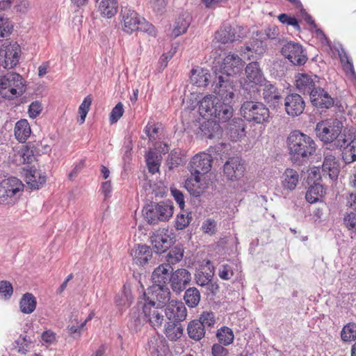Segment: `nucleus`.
I'll use <instances>...</instances> for the list:
<instances>
[{
  "label": "nucleus",
  "mask_w": 356,
  "mask_h": 356,
  "mask_svg": "<svg viewBox=\"0 0 356 356\" xmlns=\"http://www.w3.org/2000/svg\"><path fill=\"white\" fill-rule=\"evenodd\" d=\"M214 92L220 97L222 102L217 104L213 118L219 122H227L233 116L234 109L231 103L234 97V86L232 81L224 80L222 76H218L215 81Z\"/></svg>",
  "instance_id": "1"
},
{
  "label": "nucleus",
  "mask_w": 356,
  "mask_h": 356,
  "mask_svg": "<svg viewBox=\"0 0 356 356\" xmlns=\"http://www.w3.org/2000/svg\"><path fill=\"white\" fill-rule=\"evenodd\" d=\"M286 144L291 160L298 164L307 161L315 153L316 149L314 140L298 130L289 134Z\"/></svg>",
  "instance_id": "2"
},
{
  "label": "nucleus",
  "mask_w": 356,
  "mask_h": 356,
  "mask_svg": "<svg viewBox=\"0 0 356 356\" xmlns=\"http://www.w3.org/2000/svg\"><path fill=\"white\" fill-rule=\"evenodd\" d=\"M120 15L123 24L122 29L124 32L130 34L134 31H140L153 37L156 35L155 27L134 10L127 7L122 8Z\"/></svg>",
  "instance_id": "3"
},
{
  "label": "nucleus",
  "mask_w": 356,
  "mask_h": 356,
  "mask_svg": "<svg viewBox=\"0 0 356 356\" xmlns=\"http://www.w3.org/2000/svg\"><path fill=\"white\" fill-rule=\"evenodd\" d=\"M25 91L22 76L15 72L0 76V94L3 98L13 99L21 96Z\"/></svg>",
  "instance_id": "4"
},
{
  "label": "nucleus",
  "mask_w": 356,
  "mask_h": 356,
  "mask_svg": "<svg viewBox=\"0 0 356 356\" xmlns=\"http://www.w3.org/2000/svg\"><path fill=\"white\" fill-rule=\"evenodd\" d=\"M24 185L17 177H11L0 183V204L4 205L15 204L24 191Z\"/></svg>",
  "instance_id": "5"
},
{
  "label": "nucleus",
  "mask_w": 356,
  "mask_h": 356,
  "mask_svg": "<svg viewBox=\"0 0 356 356\" xmlns=\"http://www.w3.org/2000/svg\"><path fill=\"white\" fill-rule=\"evenodd\" d=\"M343 123L338 119H327L318 122L315 132L318 138L325 143H332L338 140L343 134Z\"/></svg>",
  "instance_id": "6"
},
{
  "label": "nucleus",
  "mask_w": 356,
  "mask_h": 356,
  "mask_svg": "<svg viewBox=\"0 0 356 356\" xmlns=\"http://www.w3.org/2000/svg\"><path fill=\"white\" fill-rule=\"evenodd\" d=\"M241 112L247 121L257 124L266 122L270 118L268 108L259 102H245L241 106Z\"/></svg>",
  "instance_id": "7"
},
{
  "label": "nucleus",
  "mask_w": 356,
  "mask_h": 356,
  "mask_svg": "<svg viewBox=\"0 0 356 356\" xmlns=\"http://www.w3.org/2000/svg\"><path fill=\"white\" fill-rule=\"evenodd\" d=\"M337 148L344 149L343 159L346 163L356 161V135L353 129H346L334 145Z\"/></svg>",
  "instance_id": "8"
},
{
  "label": "nucleus",
  "mask_w": 356,
  "mask_h": 356,
  "mask_svg": "<svg viewBox=\"0 0 356 356\" xmlns=\"http://www.w3.org/2000/svg\"><path fill=\"white\" fill-rule=\"evenodd\" d=\"M174 207L165 202L147 205L144 209V216L148 223L156 224L159 221H167L173 214Z\"/></svg>",
  "instance_id": "9"
},
{
  "label": "nucleus",
  "mask_w": 356,
  "mask_h": 356,
  "mask_svg": "<svg viewBox=\"0 0 356 356\" xmlns=\"http://www.w3.org/2000/svg\"><path fill=\"white\" fill-rule=\"evenodd\" d=\"M140 305H141L142 314L146 319V322L154 328L161 327L165 320L163 307H156L154 300H149L145 302L138 300V306Z\"/></svg>",
  "instance_id": "10"
},
{
  "label": "nucleus",
  "mask_w": 356,
  "mask_h": 356,
  "mask_svg": "<svg viewBox=\"0 0 356 356\" xmlns=\"http://www.w3.org/2000/svg\"><path fill=\"white\" fill-rule=\"evenodd\" d=\"M280 185L277 191L286 197L294 191L300 182L299 172L295 169L288 168L285 169L280 177Z\"/></svg>",
  "instance_id": "11"
},
{
  "label": "nucleus",
  "mask_w": 356,
  "mask_h": 356,
  "mask_svg": "<svg viewBox=\"0 0 356 356\" xmlns=\"http://www.w3.org/2000/svg\"><path fill=\"white\" fill-rule=\"evenodd\" d=\"M174 234L168 229H160L150 236V243L156 253L165 252L174 243Z\"/></svg>",
  "instance_id": "12"
},
{
  "label": "nucleus",
  "mask_w": 356,
  "mask_h": 356,
  "mask_svg": "<svg viewBox=\"0 0 356 356\" xmlns=\"http://www.w3.org/2000/svg\"><path fill=\"white\" fill-rule=\"evenodd\" d=\"M281 52L294 65H302L307 60L305 49L301 44L297 42H286L283 45Z\"/></svg>",
  "instance_id": "13"
},
{
  "label": "nucleus",
  "mask_w": 356,
  "mask_h": 356,
  "mask_svg": "<svg viewBox=\"0 0 356 356\" xmlns=\"http://www.w3.org/2000/svg\"><path fill=\"white\" fill-rule=\"evenodd\" d=\"M296 87L300 92L307 94L309 97L320 87V78L312 74L298 73L296 76Z\"/></svg>",
  "instance_id": "14"
},
{
  "label": "nucleus",
  "mask_w": 356,
  "mask_h": 356,
  "mask_svg": "<svg viewBox=\"0 0 356 356\" xmlns=\"http://www.w3.org/2000/svg\"><path fill=\"white\" fill-rule=\"evenodd\" d=\"M212 156L207 153L201 152L195 155L188 164L191 175H204L211 168Z\"/></svg>",
  "instance_id": "15"
},
{
  "label": "nucleus",
  "mask_w": 356,
  "mask_h": 356,
  "mask_svg": "<svg viewBox=\"0 0 356 356\" xmlns=\"http://www.w3.org/2000/svg\"><path fill=\"white\" fill-rule=\"evenodd\" d=\"M243 66V62L237 54H229L223 58L220 65V71L226 76H220L224 80L228 79L231 81L229 77L239 73Z\"/></svg>",
  "instance_id": "16"
},
{
  "label": "nucleus",
  "mask_w": 356,
  "mask_h": 356,
  "mask_svg": "<svg viewBox=\"0 0 356 356\" xmlns=\"http://www.w3.org/2000/svg\"><path fill=\"white\" fill-rule=\"evenodd\" d=\"M245 166L241 159L238 157L229 158L224 164L223 172L228 180H236L244 175Z\"/></svg>",
  "instance_id": "17"
},
{
  "label": "nucleus",
  "mask_w": 356,
  "mask_h": 356,
  "mask_svg": "<svg viewBox=\"0 0 356 356\" xmlns=\"http://www.w3.org/2000/svg\"><path fill=\"white\" fill-rule=\"evenodd\" d=\"M170 299V292L166 285H154L152 289V297L147 296L146 293L139 298L138 300H143L144 302L149 300H154L156 302V307H163V305L169 302Z\"/></svg>",
  "instance_id": "18"
},
{
  "label": "nucleus",
  "mask_w": 356,
  "mask_h": 356,
  "mask_svg": "<svg viewBox=\"0 0 356 356\" xmlns=\"http://www.w3.org/2000/svg\"><path fill=\"white\" fill-rule=\"evenodd\" d=\"M284 107L289 115L297 117L303 113L305 108V102L300 95L291 93L285 97Z\"/></svg>",
  "instance_id": "19"
},
{
  "label": "nucleus",
  "mask_w": 356,
  "mask_h": 356,
  "mask_svg": "<svg viewBox=\"0 0 356 356\" xmlns=\"http://www.w3.org/2000/svg\"><path fill=\"white\" fill-rule=\"evenodd\" d=\"M164 313L169 322L181 323L187 316V309L181 301H171L164 309Z\"/></svg>",
  "instance_id": "20"
},
{
  "label": "nucleus",
  "mask_w": 356,
  "mask_h": 356,
  "mask_svg": "<svg viewBox=\"0 0 356 356\" xmlns=\"http://www.w3.org/2000/svg\"><path fill=\"white\" fill-rule=\"evenodd\" d=\"M246 79L244 87L245 90L248 86L261 85L264 81L263 73L257 62H251L245 67Z\"/></svg>",
  "instance_id": "21"
},
{
  "label": "nucleus",
  "mask_w": 356,
  "mask_h": 356,
  "mask_svg": "<svg viewBox=\"0 0 356 356\" xmlns=\"http://www.w3.org/2000/svg\"><path fill=\"white\" fill-rule=\"evenodd\" d=\"M191 280V273L186 269L180 268L175 270L170 276V282L172 289L177 293L183 291Z\"/></svg>",
  "instance_id": "22"
},
{
  "label": "nucleus",
  "mask_w": 356,
  "mask_h": 356,
  "mask_svg": "<svg viewBox=\"0 0 356 356\" xmlns=\"http://www.w3.org/2000/svg\"><path fill=\"white\" fill-rule=\"evenodd\" d=\"M245 127L244 120L241 118H234L228 122L226 134L231 140L238 141L245 136Z\"/></svg>",
  "instance_id": "23"
},
{
  "label": "nucleus",
  "mask_w": 356,
  "mask_h": 356,
  "mask_svg": "<svg viewBox=\"0 0 356 356\" xmlns=\"http://www.w3.org/2000/svg\"><path fill=\"white\" fill-rule=\"evenodd\" d=\"M131 255L134 263L138 266H144L145 265L154 264V262L152 261V251L146 245H138L137 247L131 249Z\"/></svg>",
  "instance_id": "24"
},
{
  "label": "nucleus",
  "mask_w": 356,
  "mask_h": 356,
  "mask_svg": "<svg viewBox=\"0 0 356 356\" xmlns=\"http://www.w3.org/2000/svg\"><path fill=\"white\" fill-rule=\"evenodd\" d=\"M312 104L318 108H330L334 105V99L321 86L309 97Z\"/></svg>",
  "instance_id": "25"
},
{
  "label": "nucleus",
  "mask_w": 356,
  "mask_h": 356,
  "mask_svg": "<svg viewBox=\"0 0 356 356\" xmlns=\"http://www.w3.org/2000/svg\"><path fill=\"white\" fill-rule=\"evenodd\" d=\"M147 349L153 356H165L169 350L166 340L160 335L152 336L148 339Z\"/></svg>",
  "instance_id": "26"
},
{
  "label": "nucleus",
  "mask_w": 356,
  "mask_h": 356,
  "mask_svg": "<svg viewBox=\"0 0 356 356\" xmlns=\"http://www.w3.org/2000/svg\"><path fill=\"white\" fill-rule=\"evenodd\" d=\"M237 29L238 28H233L229 24H224L216 32L213 42L222 44L233 42L241 37L240 35L238 34Z\"/></svg>",
  "instance_id": "27"
},
{
  "label": "nucleus",
  "mask_w": 356,
  "mask_h": 356,
  "mask_svg": "<svg viewBox=\"0 0 356 356\" xmlns=\"http://www.w3.org/2000/svg\"><path fill=\"white\" fill-rule=\"evenodd\" d=\"M4 51V61L1 65L6 69H11L17 65L20 53L19 46L15 43L6 47L4 51H0V55Z\"/></svg>",
  "instance_id": "28"
},
{
  "label": "nucleus",
  "mask_w": 356,
  "mask_h": 356,
  "mask_svg": "<svg viewBox=\"0 0 356 356\" xmlns=\"http://www.w3.org/2000/svg\"><path fill=\"white\" fill-rule=\"evenodd\" d=\"M220 100L214 95L205 96L199 103V112L203 117L213 118L217 104Z\"/></svg>",
  "instance_id": "29"
},
{
  "label": "nucleus",
  "mask_w": 356,
  "mask_h": 356,
  "mask_svg": "<svg viewBox=\"0 0 356 356\" xmlns=\"http://www.w3.org/2000/svg\"><path fill=\"white\" fill-rule=\"evenodd\" d=\"M324 161L322 165L323 171L327 173L330 178L332 180L338 177L339 172L338 163L336 157L330 151L324 153Z\"/></svg>",
  "instance_id": "30"
},
{
  "label": "nucleus",
  "mask_w": 356,
  "mask_h": 356,
  "mask_svg": "<svg viewBox=\"0 0 356 356\" xmlns=\"http://www.w3.org/2000/svg\"><path fill=\"white\" fill-rule=\"evenodd\" d=\"M26 183L31 189H39L46 182V175L40 170L31 168L26 173Z\"/></svg>",
  "instance_id": "31"
},
{
  "label": "nucleus",
  "mask_w": 356,
  "mask_h": 356,
  "mask_svg": "<svg viewBox=\"0 0 356 356\" xmlns=\"http://www.w3.org/2000/svg\"><path fill=\"white\" fill-rule=\"evenodd\" d=\"M185 182V188L195 197L200 196L207 188V184L201 181L200 175H191Z\"/></svg>",
  "instance_id": "32"
},
{
  "label": "nucleus",
  "mask_w": 356,
  "mask_h": 356,
  "mask_svg": "<svg viewBox=\"0 0 356 356\" xmlns=\"http://www.w3.org/2000/svg\"><path fill=\"white\" fill-rule=\"evenodd\" d=\"M263 97L268 104L274 107L278 106L282 99L277 88L270 82H266L264 85Z\"/></svg>",
  "instance_id": "33"
},
{
  "label": "nucleus",
  "mask_w": 356,
  "mask_h": 356,
  "mask_svg": "<svg viewBox=\"0 0 356 356\" xmlns=\"http://www.w3.org/2000/svg\"><path fill=\"white\" fill-rule=\"evenodd\" d=\"M144 322H146V319L143 318V314H142L141 305L138 306V303L137 306L133 307L130 312L128 327L131 330L138 332L141 328Z\"/></svg>",
  "instance_id": "34"
},
{
  "label": "nucleus",
  "mask_w": 356,
  "mask_h": 356,
  "mask_svg": "<svg viewBox=\"0 0 356 356\" xmlns=\"http://www.w3.org/2000/svg\"><path fill=\"white\" fill-rule=\"evenodd\" d=\"M170 266L167 264H163L159 266L152 273V280L155 285L161 286L165 285L168 280H170L169 270Z\"/></svg>",
  "instance_id": "35"
},
{
  "label": "nucleus",
  "mask_w": 356,
  "mask_h": 356,
  "mask_svg": "<svg viewBox=\"0 0 356 356\" xmlns=\"http://www.w3.org/2000/svg\"><path fill=\"white\" fill-rule=\"evenodd\" d=\"M210 79L209 70L204 68L193 69L191 71V81L198 87L208 85Z\"/></svg>",
  "instance_id": "36"
},
{
  "label": "nucleus",
  "mask_w": 356,
  "mask_h": 356,
  "mask_svg": "<svg viewBox=\"0 0 356 356\" xmlns=\"http://www.w3.org/2000/svg\"><path fill=\"white\" fill-rule=\"evenodd\" d=\"M184 327L181 323L168 322L165 325L164 333L170 341H177L182 337Z\"/></svg>",
  "instance_id": "37"
},
{
  "label": "nucleus",
  "mask_w": 356,
  "mask_h": 356,
  "mask_svg": "<svg viewBox=\"0 0 356 356\" xmlns=\"http://www.w3.org/2000/svg\"><path fill=\"white\" fill-rule=\"evenodd\" d=\"M31 133V127L27 120L22 119L15 124V136L19 143H25Z\"/></svg>",
  "instance_id": "38"
},
{
  "label": "nucleus",
  "mask_w": 356,
  "mask_h": 356,
  "mask_svg": "<svg viewBox=\"0 0 356 356\" xmlns=\"http://www.w3.org/2000/svg\"><path fill=\"white\" fill-rule=\"evenodd\" d=\"M206 329L202 323L198 320H193L191 321L187 327V332L188 337L196 341L201 340L204 337L206 334Z\"/></svg>",
  "instance_id": "39"
},
{
  "label": "nucleus",
  "mask_w": 356,
  "mask_h": 356,
  "mask_svg": "<svg viewBox=\"0 0 356 356\" xmlns=\"http://www.w3.org/2000/svg\"><path fill=\"white\" fill-rule=\"evenodd\" d=\"M118 3L117 0H101L98 6V11L101 15L111 18L118 12Z\"/></svg>",
  "instance_id": "40"
},
{
  "label": "nucleus",
  "mask_w": 356,
  "mask_h": 356,
  "mask_svg": "<svg viewBox=\"0 0 356 356\" xmlns=\"http://www.w3.org/2000/svg\"><path fill=\"white\" fill-rule=\"evenodd\" d=\"M191 22V16L188 13H184L180 15L176 19L175 27L172 31V34L175 37H178L180 35L186 32Z\"/></svg>",
  "instance_id": "41"
},
{
  "label": "nucleus",
  "mask_w": 356,
  "mask_h": 356,
  "mask_svg": "<svg viewBox=\"0 0 356 356\" xmlns=\"http://www.w3.org/2000/svg\"><path fill=\"white\" fill-rule=\"evenodd\" d=\"M325 193L324 188L320 183L314 182L311 185L305 195L306 200L310 204L318 202Z\"/></svg>",
  "instance_id": "42"
},
{
  "label": "nucleus",
  "mask_w": 356,
  "mask_h": 356,
  "mask_svg": "<svg viewBox=\"0 0 356 356\" xmlns=\"http://www.w3.org/2000/svg\"><path fill=\"white\" fill-rule=\"evenodd\" d=\"M213 275V273L211 272L205 273L199 270L195 274L196 283L202 286H207L212 293H214L215 290H218V286L211 282Z\"/></svg>",
  "instance_id": "43"
},
{
  "label": "nucleus",
  "mask_w": 356,
  "mask_h": 356,
  "mask_svg": "<svg viewBox=\"0 0 356 356\" xmlns=\"http://www.w3.org/2000/svg\"><path fill=\"white\" fill-rule=\"evenodd\" d=\"M200 129L202 135L208 138H213L220 133V127L213 120H207L201 124Z\"/></svg>",
  "instance_id": "44"
},
{
  "label": "nucleus",
  "mask_w": 356,
  "mask_h": 356,
  "mask_svg": "<svg viewBox=\"0 0 356 356\" xmlns=\"http://www.w3.org/2000/svg\"><path fill=\"white\" fill-rule=\"evenodd\" d=\"M36 299L32 293H25L20 300V310L24 314H31L36 307Z\"/></svg>",
  "instance_id": "45"
},
{
  "label": "nucleus",
  "mask_w": 356,
  "mask_h": 356,
  "mask_svg": "<svg viewBox=\"0 0 356 356\" xmlns=\"http://www.w3.org/2000/svg\"><path fill=\"white\" fill-rule=\"evenodd\" d=\"M201 299L200 292L195 287H190L186 290L184 296V300L188 307L194 308L197 307Z\"/></svg>",
  "instance_id": "46"
},
{
  "label": "nucleus",
  "mask_w": 356,
  "mask_h": 356,
  "mask_svg": "<svg viewBox=\"0 0 356 356\" xmlns=\"http://www.w3.org/2000/svg\"><path fill=\"white\" fill-rule=\"evenodd\" d=\"M338 54L343 69L346 74L350 76L355 77V72L354 70L353 64L352 63L351 58L349 57L346 50L341 47L338 50Z\"/></svg>",
  "instance_id": "47"
},
{
  "label": "nucleus",
  "mask_w": 356,
  "mask_h": 356,
  "mask_svg": "<svg viewBox=\"0 0 356 356\" xmlns=\"http://www.w3.org/2000/svg\"><path fill=\"white\" fill-rule=\"evenodd\" d=\"M216 337L220 343L224 346H228L233 342L234 336L232 329L224 326L218 330Z\"/></svg>",
  "instance_id": "48"
},
{
  "label": "nucleus",
  "mask_w": 356,
  "mask_h": 356,
  "mask_svg": "<svg viewBox=\"0 0 356 356\" xmlns=\"http://www.w3.org/2000/svg\"><path fill=\"white\" fill-rule=\"evenodd\" d=\"M133 297L130 289L124 286L123 291L115 298V302L119 307H127L132 302Z\"/></svg>",
  "instance_id": "49"
},
{
  "label": "nucleus",
  "mask_w": 356,
  "mask_h": 356,
  "mask_svg": "<svg viewBox=\"0 0 356 356\" xmlns=\"http://www.w3.org/2000/svg\"><path fill=\"white\" fill-rule=\"evenodd\" d=\"M184 256V250L181 247L175 246L170 250L165 256L167 265H175L179 262Z\"/></svg>",
  "instance_id": "50"
},
{
  "label": "nucleus",
  "mask_w": 356,
  "mask_h": 356,
  "mask_svg": "<svg viewBox=\"0 0 356 356\" xmlns=\"http://www.w3.org/2000/svg\"><path fill=\"white\" fill-rule=\"evenodd\" d=\"M146 162L148 170L152 174L159 171L160 162L156 152L149 151L146 154Z\"/></svg>",
  "instance_id": "51"
},
{
  "label": "nucleus",
  "mask_w": 356,
  "mask_h": 356,
  "mask_svg": "<svg viewBox=\"0 0 356 356\" xmlns=\"http://www.w3.org/2000/svg\"><path fill=\"white\" fill-rule=\"evenodd\" d=\"M341 338L345 342H350L356 339V324L348 323L343 326L341 332Z\"/></svg>",
  "instance_id": "52"
},
{
  "label": "nucleus",
  "mask_w": 356,
  "mask_h": 356,
  "mask_svg": "<svg viewBox=\"0 0 356 356\" xmlns=\"http://www.w3.org/2000/svg\"><path fill=\"white\" fill-rule=\"evenodd\" d=\"M92 97L91 95H88L86 97L79 107V118L78 119V122L79 124H83L85 120L86 115L90 110V106L92 104Z\"/></svg>",
  "instance_id": "53"
},
{
  "label": "nucleus",
  "mask_w": 356,
  "mask_h": 356,
  "mask_svg": "<svg viewBox=\"0 0 356 356\" xmlns=\"http://www.w3.org/2000/svg\"><path fill=\"white\" fill-rule=\"evenodd\" d=\"M197 320L202 323L206 330L213 327L216 323L215 314L212 312H203Z\"/></svg>",
  "instance_id": "54"
},
{
  "label": "nucleus",
  "mask_w": 356,
  "mask_h": 356,
  "mask_svg": "<svg viewBox=\"0 0 356 356\" xmlns=\"http://www.w3.org/2000/svg\"><path fill=\"white\" fill-rule=\"evenodd\" d=\"M13 24L7 18L0 17V37L8 35L13 30Z\"/></svg>",
  "instance_id": "55"
},
{
  "label": "nucleus",
  "mask_w": 356,
  "mask_h": 356,
  "mask_svg": "<svg viewBox=\"0 0 356 356\" xmlns=\"http://www.w3.org/2000/svg\"><path fill=\"white\" fill-rule=\"evenodd\" d=\"M191 220V216L189 213H181L177 215L176 218L175 227L177 229L181 230L186 228Z\"/></svg>",
  "instance_id": "56"
},
{
  "label": "nucleus",
  "mask_w": 356,
  "mask_h": 356,
  "mask_svg": "<svg viewBox=\"0 0 356 356\" xmlns=\"http://www.w3.org/2000/svg\"><path fill=\"white\" fill-rule=\"evenodd\" d=\"M124 113L123 105L121 102H119L116 104V106L112 109L109 120L111 124H114L118 121V120L122 116Z\"/></svg>",
  "instance_id": "57"
},
{
  "label": "nucleus",
  "mask_w": 356,
  "mask_h": 356,
  "mask_svg": "<svg viewBox=\"0 0 356 356\" xmlns=\"http://www.w3.org/2000/svg\"><path fill=\"white\" fill-rule=\"evenodd\" d=\"M278 19L280 22L284 24L291 25L294 27L297 31L300 30V25L296 18L291 17L287 14L283 13L279 15Z\"/></svg>",
  "instance_id": "58"
},
{
  "label": "nucleus",
  "mask_w": 356,
  "mask_h": 356,
  "mask_svg": "<svg viewBox=\"0 0 356 356\" xmlns=\"http://www.w3.org/2000/svg\"><path fill=\"white\" fill-rule=\"evenodd\" d=\"M233 275V269L229 265L223 264L219 268L218 275L222 280H229Z\"/></svg>",
  "instance_id": "59"
},
{
  "label": "nucleus",
  "mask_w": 356,
  "mask_h": 356,
  "mask_svg": "<svg viewBox=\"0 0 356 356\" xmlns=\"http://www.w3.org/2000/svg\"><path fill=\"white\" fill-rule=\"evenodd\" d=\"M216 222L211 218L207 219L202 225V229L204 233L213 235L216 232Z\"/></svg>",
  "instance_id": "60"
},
{
  "label": "nucleus",
  "mask_w": 356,
  "mask_h": 356,
  "mask_svg": "<svg viewBox=\"0 0 356 356\" xmlns=\"http://www.w3.org/2000/svg\"><path fill=\"white\" fill-rule=\"evenodd\" d=\"M344 224L349 230L356 232V213H348L344 218Z\"/></svg>",
  "instance_id": "61"
},
{
  "label": "nucleus",
  "mask_w": 356,
  "mask_h": 356,
  "mask_svg": "<svg viewBox=\"0 0 356 356\" xmlns=\"http://www.w3.org/2000/svg\"><path fill=\"white\" fill-rule=\"evenodd\" d=\"M20 156L24 163H31L35 159L34 151L29 147H24L22 149Z\"/></svg>",
  "instance_id": "62"
},
{
  "label": "nucleus",
  "mask_w": 356,
  "mask_h": 356,
  "mask_svg": "<svg viewBox=\"0 0 356 356\" xmlns=\"http://www.w3.org/2000/svg\"><path fill=\"white\" fill-rule=\"evenodd\" d=\"M13 292V288L11 283L8 281L0 282V293L2 294L5 298H10Z\"/></svg>",
  "instance_id": "63"
},
{
  "label": "nucleus",
  "mask_w": 356,
  "mask_h": 356,
  "mask_svg": "<svg viewBox=\"0 0 356 356\" xmlns=\"http://www.w3.org/2000/svg\"><path fill=\"white\" fill-rule=\"evenodd\" d=\"M42 109V104L38 101L32 102L29 108V117L31 118H35L40 115Z\"/></svg>",
  "instance_id": "64"
}]
</instances>
